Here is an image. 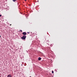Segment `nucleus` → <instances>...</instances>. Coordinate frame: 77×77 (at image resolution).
Instances as JSON below:
<instances>
[{
	"label": "nucleus",
	"instance_id": "5",
	"mask_svg": "<svg viewBox=\"0 0 77 77\" xmlns=\"http://www.w3.org/2000/svg\"><path fill=\"white\" fill-rule=\"evenodd\" d=\"M13 2H15V1H16V0H13Z\"/></svg>",
	"mask_w": 77,
	"mask_h": 77
},
{
	"label": "nucleus",
	"instance_id": "10",
	"mask_svg": "<svg viewBox=\"0 0 77 77\" xmlns=\"http://www.w3.org/2000/svg\"><path fill=\"white\" fill-rule=\"evenodd\" d=\"M12 25V24H11L10 26H11Z\"/></svg>",
	"mask_w": 77,
	"mask_h": 77
},
{
	"label": "nucleus",
	"instance_id": "8",
	"mask_svg": "<svg viewBox=\"0 0 77 77\" xmlns=\"http://www.w3.org/2000/svg\"><path fill=\"white\" fill-rule=\"evenodd\" d=\"M2 17V15H0V17Z\"/></svg>",
	"mask_w": 77,
	"mask_h": 77
},
{
	"label": "nucleus",
	"instance_id": "1",
	"mask_svg": "<svg viewBox=\"0 0 77 77\" xmlns=\"http://www.w3.org/2000/svg\"><path fill=\"white\" fill-rule=\"evenodd\" d=\"M21 38L22 39L25 40L26 39V36L25 35H23V37H21Z\"/></svg>",
	"mask_w": 77,
	"mask_h": 77
},
{
	"label": "nucleus",
	"instance_id": "12",
	"mask_svg": "<svg viewBox=\"0 0 77 77\" xmlns=\"http://www.w3.org/2000/svg\"><path fill=\"white\" fill-rule=\"evenodd\" d=\"M38 58H41V57H38Z\"/></svg>",
	"mask_w": 77,
	"mask_h": 77
},
{
	"label": "nucleus",
	"instance_id": "3",
	"mask_svg": "<svg viewBox=\"0 0 77 77\" xmlns=\"http://www.w3.org/2000/svg\"><path fill=\"white\" fill-rule=\"evenodd\" d=\"M8 77H12V75L11 74L8 75Z\"/></svg>",
	"mask_w": 77,
	"mask_h": 77
},
{
	"label": "nucleus",
	"instance_id": "14",
	"mask_svg": "<svg viewBox=\"0 0 77 77\" xmlns=\"http://www.w3.org/2000/svg\"><path fill=\"white\" fill-rule=\"evenodd\" d=\"M0 77H1V76H0Z\"/></svg>",
	"mask_w": 77,
	"mask_h": 77
},
{
	"label": "nucleus",
	"instance_id": "13",
	"mask_svg": "<svg viewBox=\"0 0 77 77\" xmlns=\"http://www.w3.org/2000/svg\"><path fill=\"white\" fill-rule=\"evenodd\" d=\"M1 37V35H0V38Z\"/></svg>",
	"mask_w": 77,
	"mask_h": 77
},
{
	"label": "nucleus",
	"instance_id": "6",
	"mask_svg": "<svg viewBox=\"0 0 77 77\" xmlns=\"http://www.w3.org/2000/svg\"><path fill=\"white\" fill-rule=\"evenodd\" d=\"M52 72L53 74V73H54V72L53 71H52Z\"/></svg>",
	"mask_w": 77,
	"mask_h": 77
},
{
	"label": "nucleus",
	"instance_id": "2",
	"mask_svg": "<svg viewBox=\"0 0 77 77\" xmlns=\"http://www.w3.org/2000/svg\"><path fill=\"white\" fill-rule=\"evenodd\" d=\"M23 35H26L27 33H26V32H23V33H22Z\"/></svg>",
	"mask_w": 77,
	"mask_h": 77
},
{
	"label": "nucleus",
	"instance_id": "11",
	"mask_svg": "<svg viewBox=\"0 0 77 77\" xmlns=\"http://www.w3.org/2000/svg\"><path fill=\"white\" fill-rule=\"evenodd\" d=\"M27 0H25V1H26Z\"/></svg>",
	"mask_w": 77,
	"mask_h": 77
},
{
	"label": "nucleus",
	"instance_id": "9",
	"mask_svg": "<svg viewBox=\"0 0 77 77\" xmlns=\"http://www.w3.org/2000/svg\"><path fill=\"white\" fill-rule=\"evenodd\" d=\"M28 33H30L29 32H27Z\"/></svg>",
	"mask_w": 77,
	"mask_h": 77
},
{
	"label": "nucleus",
	"instance_id": "7",
	"mask_svg": "<svg viewBox=\"0 0 77 77\" xmlns=\"http://www.w3.org/2000/svg\"><path fill=\"white\" fill-rule=\"evenodd\" d=\"M20 32H23V31L21 30H20Z\"/></svg>",
	"mask_w": 77,
	"mask_h": 77
},
{
	"label": "nucleus",
	"instance_id": "4",
	"mask_svg": "<svg viewBox=\"0 0 77 77\" xmlns=\"http://www.w3.org/2000/svg\"><path fill=\"white\" fill-rule=\"evenodd\" d=\"M38 60H41V58H38Z\"/></svg>",
	"mask_w": 77,
	"mask_h": 77
}]
</instances>
